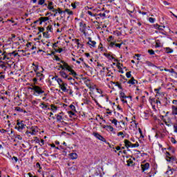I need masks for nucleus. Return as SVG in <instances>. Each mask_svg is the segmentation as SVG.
Wrapping results in <instances>:
<instances>
[{"label": "nucleus", "instance_id": "obj_42", "mask_svg": "<svg viewBox=\"0 0 177 177\" xmlns=\"http://www.w3.org/2000/svg\"><path fill=\"white\" fill-rule=\"evenodd\" d=\"M133 161H132V160L129 159V160H127V165L128 167H131V164H133Z\"/></svg>", "mask_w": 177, "mask_h": 177}, {"label": "nucleus", "instance_id": "obj_31", "mask_svg": "<svg viewBox=\"0 0 177 177\" xmlns=\"http://www.w3.org/2000/svg\"><path fill=\"white\" fill-rule=\"evenodd\" d=\"M36 75H37V77H40L39 78L40 81L42 80V78H43L42 77H44V75L42 73H41L39 72H37L36 73Z\"/></svg>", "mask_w": 177, "mask_h": 177}, {"label": "nucleus", "instance_id": "obj_43", "mask_svg": "<svg viewBox=\"0 0 177 177\" xmlns=\"http://www.w3.org/2000/svg\"><path fill=\"white\" fill-rule=\"evenodd\" d=\"M41 106H41V109H48V105L45 104L44 102H42V103L41 104Z\"/></svg>", "mask_w": 177, "mask_h": 177}, {"label": "nucleus", "instance_id": "obj_57", "mask_svg": "<svg viewBox=\"0 0 177 177\" xmlns=\"http://www.w3.org/2000/svg\"><path fill=\"white\" fill-rule=\"evenodd\" d=\"M86 13H87V15H89V16H91V17L95 16V15H93V13H92V12H91V11H87Z\"/></svg>", "mask_w": 177, "mask_h": 177}, {"label": "nucleus", "instance_id": "obj_51", "mask_svg": "<svg viewBox=\"0 0 177 177\" xmlns=\"http://www.w3.org/2000/svg\"><path fill=\"white\" fill-rule=\"evenodd\" d=\"M38 30L39 32H44V31H45L44 28H38Z\"/></svg>", "mask_w": 177, "mask_h": 177}, {"label": "nucleus", "instance_id": "obj_25", "mask_svg": "<svg viewBox=\"0 0 177 177\" xmlns=\"http://www.w3.org/2000/svg\"><path fill=\"white\" fill-rule=\"evenodd\" d=\"M64 12H65V13H68V15H69V16H73V15H74V12H73L72 10H71L68 8L65 9Z\"/></svg>", "mask_w": 177, "mask_h": 177}, {"label": "nucleus", "instance_id": "obj_14", "mask_svg": "<svg viewBox=\"0 0 177 177\" xmlns=\"http://www.w3.org/2000/svg\"><path fill=\"white\" fill-rule=\"evenodd\" d=\"M51 108H48V110H51L53 113H56L57 111V106H56L55 104L50 105Z\"/></svg>", "mask_w": 177, "mask_h": 177}, {"label": "nucleus", "instance_id": "obj_55", "mask_svg": "<svg viewBox=\"0 0 177 177\" xmlns=\"http://www.w3.org/2000/svg\"><path fill=\"white\" fill-rule=\"evenodd\" d=\"M52 30H53L52 26H48L47 27V30H48V31H50V32H52Z\"/></svg>", "mask_w": 177, "mask_h": 177}, {"label": "nucleus", "instance_id": "obj_10", "mask_svg": "<svg viewBox=\"0 0 177 177\" xmlns=\"http://www.w3.org/2000/svg\"><path fill=\"white\" fill-rule=\"evenodd\" d=\"M149 168H150V164L147 162L144 165H141V169L142 172H145V171H147Z\"/></svg>", "mask_w": 177, "mask_h": 177}, {"label": "nucleus", "instance_id": "obj_44", "mask_svg": "<svg viewBox=\"0 0 177 177\" xmlns=\"http://www.w3.org/2000/svg\"><path fill=\"white\" fill-rule=\"evenodd\" d=\"M149 21L150 23H154V21H156V19L153 18V17H149Z\"/></svg>", "mask_w": 177, "mask_h": 177}, {"label": "nucleus", "instance_id": "obj_12", "mask_svg": "<svg viewBox=\"0 0 177 177\" xmlns=\"http://www.w3.org/2000/svg\"><path fill=\"white\" fill-rule=\"evenodd\" d=\"M88 41L89 42H88L87 44L90 45V46H93V48H95V46H96V41H92L91 37H88Z\"/></svg>", "mask_w": 177, "mask_h": 177}, {"label": "nucleus", "instance_id": "obj_60", "mask_svg": "<svg viewBox=\"0 0 177 177\" xmlns=\"http://www.w3.org/2000/svg\"><path fill=\"white\" fill-rule=\"evenodd\" d=\"M55 59L57 62H60V58L57 55H55Z\"/></svg>", "mask_w": 177, "mask_h": 177}, {"label": "nucleus", "instance_id": "obj_23", "mask_svg": "<svg viewBox=\"0 0 177 177\" xmlns=\"http://www.w3.org/2000/svg\"><path fill=\"white\" fill-rule=\"evenodd\" d=\"M124 145L126 146V147H132V142H131L129 140H124Z\"/></svg>", "mask_w": 177, "mask_h": 177}, {"label": "nucleus", "instance_id": "obj_50", "mask_svg": "<svg viewBox=\"0 0 177 177\" xmlns=\"http://www.w3.org/2000/svg\"><path fill=\"white\" fill-rule=\"evenodd\" d=\"M131 147H139V143L132 144Z\"/></svg>", "mask_w": 177, "mask_h": 177}, {"label": "nucleus", "instance_id": "obj_32", "mask_svg": "<svg viewBox=\"0 0 177 177\" xmlns=\"http://www.w3.org/2000/svg\"><path fill=\"white\" fill-rule=\"evenodd\" d=\"M52 80H55V81H57V84H58V82H59L60 81L62 80L61 78H59V77L57 75H55V77H53L52 78Z\"/></svg>", "mask_w": 177, "mask_h": 177}, {"label": "nucleus", "instance_id": "obj_64", "mask_svg": "<svg viewBox=\"0 0 177 177\" xmlns=\"http://www.w3.org/2000/svg\"><path fill=\"white\" fill-rule=\"evenodd\" d=\"M169 73H175V70H174L173 68L169 69Z\"/></svg>", "mask_w": 177, "mask_h": 177}, {"label": "nucleus", "instance_id": "obj_33", "mask_svg": "<svg viewBox=\"0 0 177 177\" xmlns=\"http://www.w3.org/2000/svg\"><path fill=\"white\" fill-rule=\"evenodd\" d=\"M174 172H175V169H171L167 171V175L169 176V175H172V174H174Z\"/></svg>", "mask_w": 177, "mask_h": 177}, {"label": "nucleus", "instance_id": "obj_3", "mask_svg": "<svg viewBox=\"0 0 177 177\" xmlns=\"http://www.w3.org/2000/svg\"><path fill=\"white\" fill-rule=\"evenodd\" d=\"M58 85L63 92H68V89H67V83L64 82L63 80H61L58 82Z\"/></svg>", "mask_w": 177, "mask_h": 177}, {"label": "nucleus", "instance_id": "obj_28", "mask_svg": "<svg viewBox=\"0 0 177 177\" xmlns=\"http://www.w3.org/2000/svg\"><path fill=\"white\" fill-rule=\"evenodd\" d=\"M164 49H165L166 53H172V52H174V50H172L169 47L165 48Z\"/></svg>", "mask_w": 177, "mask_h": 177}, {"label": "nucleus", "instance_id": "obj_19", "mask_svg": "<svg viewBox=\"0 0 177 177\" xmlns=\"http://www.w3.org/2000/svg\"><path fill=\"white\" fill-rule=\"evenodd\" d=\"M61 63L63 65L60 63H58V64H59V68H62V70H66V66H64V64H67V62H64V60H61Z\"/></svg>", "mask_w": 177, "mask_h": 177}, {"label": "nucleus", "instance_id": "obj_54", "mask_svg": "<svg viewBox=\"0 0 177 177\" xmlns=\"http://www.w3.org/2000/svg\"><path fill=\"white\" fill-rule=\"evenodd\" d=\"M148 53H149V55H155V53L153 50H149Z\"/></svg>", "mask_w": 177, "mask_h": 177}, {"label": "nucleus", "instance_id": "obj_20", "mask_svg": "<svg viewBox=\"0 0 177 177\" xmlns=\"http://www.w3.org/2000/svg\"><path fill=\"white\" fill-rule=\"evenodd\" d=\"M153 26L155 27V28H157L158 30H160V31H162V30L165 28V26H160L157 24H154Z\"/></svg>", "mask_w": 177, "mask_h": 177}, {"label": "nucleus", "instance_id": "obj_38", "mask_svg": "<svg viewBox=\"0 0 177 177\" xmlns=\"http://www.w3.org/2000/svg\"><path fill=\"white\" fill-rule=\"evenodd\" d=\"M69 107H70V109L72 110V111H77L75 110V106H74V105H73V104H71V105L69 106Z\"/></svg>", "mask_w": 177, "mask_h": 177}, {"label": "nucleus", "instance_id": "obj_22", "mask_svg": "<svg viewBox=\"0 0 177 177\" xmlns=\"http://www.w3.org/2000/svg\"><path fill=\"white\" fill-rule=\"evenodd\" d=\"M162 44H161V41H160V39L156 40L155 48H162Z\"/></svg>", "mask_w": 177, "mask_h": 177}, {"label": "nucleus", "instance_id": "obj_4", "mask_svg": "<svg viewBox=\"0 0 177 177\" xmlns=\"http://www.w3.org/2000/svg\"><path fill=\"white\" fill-rule=\"evenodd\" d=\"M172 103L174 105L171 106V113L173 115H177V100H173Z\"/></svg>", "mask_w": 177, "mask_h": 177}, {"label": "nucleus", "instance_id": "obj_53", "mask_svg": "<svg viewBox=\"0 0 177 177\" xmlns=\"http://www.w3.org/2000/svg\"><path fill=\"white\" fill-rule=\"evenodd\" d=\"M98 16H100V17H106V13H100Z\"/></svg>", "mask_w": 177, "mask_h": 177}, {"label": "nucleus", "instance_id": "obj_26", "mask_svg": "<svg viewBox=\"0 0 177 177\" xmlns=\"http://www.w3.org/2000/svg\"><path fill=\"white\" fill-rule=\"evenodd\" d=\"M167 161H172L174 160V157H169L168 156H171V153H169V152H167Z\"/></svg>", "mask_w": 177, "mask_h": 177}, {"label": "nucleus", "instance_id": "obj_61", "mask_svg": "<svg viewBox=\"0 0 177 177\" xmlns=\"http://www.w3.org/2000/svg\"><path fill=\"white\" fill-rule=\"evenodd\" d=\"M83 80H84V82H86L87 84L90 81L89 79H87L86 77H84Z\"/></svg>", "mask_w": 177, "mask_h": 177}, {"label": "nucleus", "instance_id": "obj_16", "mask_svg": "<svg viewBox=\"0 0 177 177\" xmlns=\"http://www.w3.org/2000/svg\"><path fill=\"white\" fill-rule=\"evenodd\" d=\"M39 20L40 21L39 24H42V23H45V21H48V20H49V17H40Z\"/></svg>", "mask_w": 177, "mask_h": 177}, {"label": "nucleus", "instance_id": "obj_15", "mask_svg": "<svg viewBox=\"0 0 177 177\" xmlns=\"http://www.w3.org/2000/svg\"><path fill=\"white\" fill-rule=\"evenodd\" d=\"M59 75H61L62 78H65V80H67V78H68V75H67V73H66V72L63 71H59Z\"/></svg>", "mask_w": 177, "mask_h": 177}, {"label": "nucleus", "instance_id": "obj_18", "mask_svg": "<svg viewBox=\"0 0 177 177\" xmlns=\"http://www.w3.org/2000/svg\"><path fill=\"white\" fill-rule=\"evenodd\" d=\"M106 131H108V132H112V133H115V131H114V128L113 127V126L106 125Z\"/></svg>", "mask_w": 177, "mask_h": 177}, {"label": "nucleus", "instance_id": "obj_41", "mask_svg": "<svg viewBox=\"0 0 177 177\" xmlns=\"http://www.w3.org/2000/svg\"><path fill=\"white\" fill-rule=\"evenodd\" d=\"M15 109L16 111H19L21 113H22V111H23V109H21V108H20L19 106H17Z\"/></svg>", "mask_w": 177, "mask_h": 177}, {"label": "nucleus", "instance_id": "obj_2", "mask_svg": "<svg viewBox=\"0 0 177 177\" xmlns=\"http://www.w3.org/2000/svg\"><path fill=\"white\" fill-rule=\"evenodd\" d=\"M64 66L66 67V70L71 72L69 75H73L74 78H77V73L71 68V66H70L68 64H64Z\"/></svg>", "mask_w": 177, "mask_h": 177}, {"label": "nucleus", "instance_id": "obj_27", "mask_svg": "<svg viewBox=\"0 0 177 177\" xmlns=\"http://www.w3.org/2000/svg\"><path fill=\"white\" fill-rule=\"evenodd\" d=\"M106 57L109 59V60H114V62H118V59H116L114 58V57H113V55L109 54L106 55Z\"/></svg>", "mask_w": 177, "mask_h": 177}, {"label": "nucleus", "instance_id": "obj_37", "mask_svg": "<svg viewBox=\"0 0 177 177\" xmlns=\"http://www.w3.org/2000/svg\"><path fill=\"white\" fill-rule=\"evenodd\" d=\"M73 41H74V42L77 44V46H80V45H81V44H80V39H73Z\"/></svg>", "mask_w": 177, "mask_h": 177}, {"label": "nucleus", "instance_id": "obj_1", "mask_svg": "<svg viewBox=\"0 0 177 177\" xmlns=\"http://www.w3.org/2000/svg\"><path fill=\"white\" fill-rule=\"evenodd\" d=\"M31 91H34L35 93L37 95H42V93H45V91L42 90V88L39 86L32 85L30 88Z\"/></svg>", "mask_w": 177, "mask_h": 177}, {"label": "nucleus", "instance_id": "obj_45", "mask_svg": "<svg viewBox=\"0 0 177 177\" xmlns=\"http://www.w3.org/2000/svg\"><path fill=\"white\" fill-rule=\"evenodd\" d=\"M77 2L75 3H71V6L73 8V9H77V5H76Z\"/></svg>", "mask_w": 177, "mask_h": 177}, {"label": "nucleus", "instance_id": "obj_48", "mask_svg": "<svg viewBox=\"0 0 177 177\" xmlns=\"http://www.w3.org/2000/svg\"><path fill=\"white\" fill-rule=\"evenodd\" d=\"M113 39H114L113 36H109V38L107 39V41H108V42H111V41H113Z\"/></svg>", "mask_w": 177, "mask_h": 177}, {"label": "nucleus", "instance_id": "obj_62", "mask_svg": "<svg viewBox=\"0 0 177 177\" xmlns=\"http://www.w3.org/2000/svg\"><path fill=\"white\" fill-rule=\"evenodd\" d=\"M122 45V44H115V46H116L117 48H121Z\"/></svg>", "mask_w": 177, "mask_h": 177}, {"label": "nucleus", "instance_id": "obj_40", "mask_svg": "<svg viewBox=\"0 0 177 177\" xmlns=\"http://www.w3.org/2000/svg\"><path fill=\"white\" fill-rule=\"evenodd\" d=\"M44 3H45V0H39L38 1V5L42 6V5H44Z\"/></svg>", "mask_w": 177, "mask_h": 177}, {"label": "nucleus", "instance_id": "obj_13", "mask_svg": "<svg viewBox=\"0 0 177 177\" xmlns=\"http://www.w3.org/2000/svg\"><path fill=\"white\" fill-rule=\"evenodd\" d=\"M127 83L130 84L131 85H136V84H138V80H135L134 77H131V79L129 80Z\"/></svg>", "mask_w": 177, "mask_h": 177}, {"label": "nucleus", "instance_id": "obj_39", "mask_svg": "<svg viewBox=\"0 0 177 177\" xmlns=\"http://www.w3.org/2000/svg\"><path fill=\"white\" fill-rule=\"evenodd\" d=\"M68 113L70 115V117H73L71 115H75V113H74V111H68Z\"/></svg>", "mask_w": 177, "mask_h": 177}, {"label": "nucleus", "instance_id": "obj_29", "mask_svg": "<svg viewBox=\"0 0 177 177\" xmlns=\"http://www.w3.org/2000/svg\"><path fill=\"white\" fill-rule=\"evenodd\" d=\"M35 133H36V131H35V129H32V131H26V135H35Z\"/></svg>", "mask_w": 177, "mask_h": 177}, {"label": "nucleus", "instance_id": "obj_59", "mask_svg": "<svg viewBox=\"0 0 177 177\" xmlns=\"http://www.w3.org/2000/svg\"><path fill=\"white\" fill-rule=\"evenodd\" d=\"M12 160H15V162H17V161H19V159L16 156L12 157Z\"/></svg>", "mask_w": 177, "mask_h": 177}, {"label": "nucleus", "instance_id": "obj_63", "mask_svg": "<svg viewBox=\"0 0 177 177\" xmlns=\"http://www.w3.org/2000/svg\"><path fill=\"white\" fill-rule=\"evenodd\" d=\"M121 102H122V103H128V101L125 100L124 98H121Z\"/></svg>", "mask_w": 177, "mask_h": 177}, {"label": "nucleus", "instance_id": "obj_47", "mask_svg": "<svg viewBox=\"0 0 177 177\" xmlns=\"http://www.w3.org/2000/svg\"><path fill=\"white\" fill-rule=\"evenodd\" d=\"M55 50L58 53H62V52H63V48L55 49Z\"/></svg>", "mask_w": 177, "mask_h": 177}, {"label": "nucleus", "instance_id": "obj_52", "mask_svg": "<svg viewBox=\"0 0 177 177\" xmlns=\"http://www.w3.org/2000/svg\"><path fill=\"white\" fill-rule=\"evenodd\" d=\"M126 77H127V78H131V71L127 72V73H126Z\"/></svg>", "mask_w": 177, "mask_h": 177}, {"label": "nucleus", "instance_id": "obj_7", "mask_svg": "<svg viewBox=\"0 0 177 177\" xmlns=\"http://www.w3.org/2000/svg\"><path fill=\"white\" fill-rule=\"evenodd\" d=\"M63 115H64L63 112H60L59 114L56 115L57 122H64V121H63Z\"/></svg>", "mask_w": 177, "mask_h": 177}, {"label": "nucleus", "instance_id": "obj_9", "mask_svg": "<svg viewBox=\"0 0 177 177\" xmlns=\"http://www.w3.org/2000/svg\"><path fill=\"white\" fill-rule=\"evenodd\" d=\"M24 127H26V124L23 123V122H17L16 128L18 129V131H21L24 129Z\"/></svg>", "mask_w": 177, "mask_h": 177}, {"label": "nucleus", "instance_id": "obj_21", "mask_svg": "<svg viewBox=\"0 0 177 177\" xmlns=\"http://www.w3.org/2000/svg\"><path fill=\"white\" fill-rule=\"evenodd\" d=\"M120 97H121L122 99H127V98H128V97L132 99V97H131V96H127V95H125V93H124V92H122V91H121V92L120 93Z\"/></svg>", "mask_w": 177, "mask_h": 177}, {"label": "nucleus", "instance_id": "obj_49", "mask_svg": "<svg viewBox=\"0 0 177 177\" xmlns=\"http://www.w3.org/2000/svg\"><path fill=\"white\" fill-rule=\"evenodd\" d=\"M0 67H1V68H5V64H3V62L0 61Z\"/></svg>", "mask_w": 177, "mask_h": 177}, {"label": "nucleus", "instance_id": "obj_58", "mask_svg": "<svg viewBox=\"0 0 177 177\" xmlns=\"http://www.w3.org/2000/svg\"><path fill=\"white\" fill-rule=\"evenodd\" d=\"M36 167L39 168V169H41L42 168V167H41V165L39 164V162L36 163Z\"/></svg>", "mask_w": 177, "mask_h": 177}, {"label": "nucleus", "instance_id": "obj_6", "mask_svg": "<svg viewBox=\"0 0 177 177\" xmlns=\"http://www.w3.org/2000/svg\"><path fill=\"white\" fill-rule=\"evenodd\" d=\"M80 31L83 32L84 35H86V24H84V22H80Z\"/></svg>", "mask_w": 177, "mask_h": 177}, {"label": "nucleus", "instance_id": "obj_5", "mask_svg": "<svg viewBox=\"0 0 177 177\" xmlns=\"http://www.w3.org/2000/svg\"><path fill=\"white\" fill-rule=\"evenodd\" d=\"M17 55H19V53H16V51H13L12 53H8L7 55H5V53H3V60H6V59H7V60H9V57H8V56H13V57H16V56H17Z\"/></svg>", "mask_w": 177, "mask_h": 177}, {"label": "nucleus", "instance_id": "obj_46", "mask_svg": "<svg viewBox=\"0 0 177 177\" xmlns=\"http://www.w3.org/2000/svg\"><path fill=\"white\" fill-rule=\"evenodd\" d=\"M174 132L177 133V123L174 124Z\"/></svg>", "mask_w": 177, "mask_h": 177}, {"label": "nucleus", "instance_id": "obj_24", "mask_svg": "<svg viewBox=\"0 0 177 177\" xmlns=\"http://www.w3.org/2000/svg\"><path fill=\"white\" fill-rule=\"evenodd\" d=\"M52 5H53V2L52 1L48 2L47 9H48V10H52V12H53V9H55V8L52 6Z\"/></svg>", "mask_w": 177, "mask_h": 177}, {"label": "nucleus", "instance_id": "obj_30", "mask_svg": "<svg viewBox=\"0 0 177 177\" xmlns=\"http://www.w3.org/2000/svg\"><path fill=\"white\" fill-rule=\"evenodd\" d=\"M112 84H113V85H115V86L118 87L119 89H122V86H121V84H119L118 82H111Z\"/></svg>", "mask_w": 177, "mask_h": 177}, {"label": "nucleus", "instance_id": "obj_8", "mask_svg": "<svg viewBox=\"0 0 177 177\" xmlns=\"http://www.w3.org/2000/svg\"><path fill=\"white\" fill-rule=\"evenodd\" d=\"M93 136L97 138L99 140H101V142H106V139L104 137L102 136V135L99 134L98 133H93Z\"/></svg>", "mask_w": 177, "mask_h": 177}, {"label": "nucleus", "instance_id": "obj_36", "mask_svg": "<svg viewBox=\"0 0 177 177\" xmlns=\"http://www.w3.org/2000/svg\"><path fill=\"white\" fill-rule=\"evenodd\" d=\"M43 37H44V38H49L48 32H43Z\"/></svg>", "mask_w": 177, "mask_h": 177}, {"label": "nucleus", "instance_id": "obj_34", "mask_svg": "<svg viewBox=\"0 0 177 177\" xmlns=\"http://www.w3.org/2000/svg\"><path fill=\"white\" fill-rule=\"evenodd\" d=\"M118 136H122V139H124L125 138V135L124 134V132H122V131L118 133Z\"/></svg>", "mask_w": 177, "mask_h": 177}, {"label": "nucleus", "instance_id": "obj_11", "mask_svg": "<svg viewBox=\"0 0 177 177\" xmlns=\"http://www.w3.org/2000/svg\"><path fill=\"white\" fill-rule=\"evenodd\" d=\"M53 12L57 15L59 13V15H62V13H66V11L62 10V8H58L57 9H53Z\"/></svg>", "mask_w": 177, "mask_h": 177}, {"label": "nucleus", "instance_id": "obj_56", "mask_svg": "<svg viewBox=\"0 0 177 177\" xmlns=\"http://www.w3.org/2000/svg\"><path fill=\"white\" fill-rule=\"evenodd\" d=\"M114 45L115 46V43H114V42H110V43H109V46H110L111 48H113V47H114Z\"/></svg>", "mask_w": 177, "mask_h": 177}, {"label": "nucleus", "instance_id": "obj_35", "mask_svg": "<svg viewBox=\"0 0 177 177\" xmlns=\"http://www.w3.org/2000/svg\"><path fill=\"white\" fill-rule=\"evenodd\" d=\"M111 122L112 124H114V125H115V127H117V124H118V121L117 120V119H113V120H111Z\"/></svg>", "mask_w": 177, "mask_h": 177}, {"label": "nucleus", "instance_id": "obj_17", "mask_svg": "<svg viewBox=\"0 0 177 177\" xmlns=\"http://www.w3.org/2000/svg\"><path fill=\"white\" fill-rule=\"evenodd\" d=\"M71 160H77L78 158V155L76 153H71L69 154Z\"/></svg>", "mask_w": 177, "mask_h": 177}]
</instances>
